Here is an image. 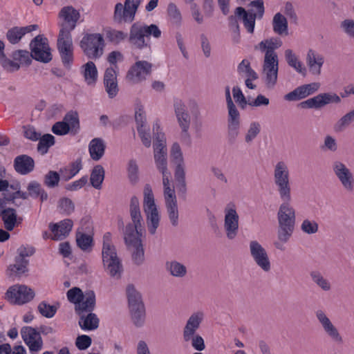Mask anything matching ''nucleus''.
Returning <instances> with one entry per match:
<instances>
[{"label":"nucleus","instance_id":"nucleus-41","mask_svg":"<svg viewBox=\"0 0 354 354\" xmlns=\"http://www.w3.org/2000/svg\"><path fill=\"white\" fill-rule=\"evenodd\" d=\"M28 260H22V259H15V263L10 265L8 268V274L10 277H20L21 274L27 272Z\"/></svg>","mask_w":354,"mask_h":354},{"label":"nucleus","instance_id":"nucleus-44","mask_svg":"<svg viewBox=\"0 0 354 354\" xmlns=\"http://www.w3.org/2000/svg\"><path fill=\"white\" fill-rule=\"evenodd\" d=\"M237 73L239 75L252 79H258L257 73L252 68L248 59H243L237 66Z\"/></svg>","mask_w":354,"mask_h":354},{"label":"nucleus","instance_id":"nucleus-51","mask_svg":"<svg viewBox=\"0 0 354 354\" xmlns=\"http://www.w3.org/2000/svg\"><path fill=\"white\" fill-rule=\"evenodd\" d=\"M39 140L37 150L41 154L46 153L48 148L53 146L55 143V138L51 134H45L42 137L40 136Z\"/></svg>","mask_w":354,"mask_h":354},{"label":"nucleus","instance_id":"nucleus-19","mask_svg":"<svg viewBox=\"0 0 354 354\" xmlns=\"http://www.w3.org/2000/svg\"><path fill=\"white\" fill-rule=\"evenodd\" d=\"M80 122L77 113H67L62 121L57 122L52 127V131L58 136H64L70 131L77 133Z\"/></svg>","mask_w":354,"mask_h":354},{"label":"nucleus","instance_id":"nucleus-49","mask_svg":"<svg viewBox=\"0 0 354 354\" xmlns=\"http://www.w3.org/2000/svg\"><path fill=\"white\" fill-rule=\"evenodd\" d=\"M241 122H227V139L232 144L234 143L240 135Z\"/></svg>","mask_w":354,"mask_h":354},{"label":"nucleus","instance_id":"nucleus-2","mask_svg":"<svg viewBox=\"0 0 354 354\" xmlns=\"http://www.w3.org/2000/svg\"><path fill=\"white\" fill-rule=\"evenodd\" d=\"M283 202L279 205L277 219L278 228L277 232V239L273 242L275 249L281 252L286 250V244L290 241L294 232L297 210L291 204L292 200H281Z\"/></svg>","mask_w":354,"mask_h":354},{"label":"nucleus","instance_id":"nucleus-26","mask_svg":"<svg viewBox=\"0 0 354 354\" xmlns=\"http://www.w3.org/2000/svg\"><path fill=\"white\" fill-rule=\"evenodd\" d=\"M205 318V314L201 310L192 313L187 318L183 329V338L196 334Z\"/></svg>","mask_w":354,"mask_h":354},{"label":"nucleus","instance_id":"nucleus-4","mask_svg":"<svg viewBox=\"0 0 354 354\" xmlns=\"http://www.w3.org/2000/svg\"><path fill=\"white\" fill-rule=\"evenodd\" d=\"M174 111L178 124L181 129L182 136L185 138H189V130L191 118L189 111L193 116L198 118L201 115L198 104L194 100H189L185 102L180 99H175Z\"/></svg>","mask_w":354,"mask_h":354},{"label":"nucleus","instance_id":"nucleus-56","mask_svg":"<svg viewBox=\"0 0 354 354\" xmlns=\"http://www.w3.org/2000/svg\"><path fill=\"white\" fill-rule=\"evenodd\" d=\"M105 32L107 39L115 44L124 41L127 37V35L123 31L115 29H107L105 30Z\"/></svg>","mask_w":354,"mask_h":354},{"label":"nucleus","instance_id":"nucleus-58","mask_svg":"<svg viewBox=\"0 0 354 354\" xmlns=\"http://www.w3.org/2000/svg\"><path fill=\"white\" fill-rule=\"evenodd\" d=\"M339 28L350 39H354V19L347 18L340 22Z\"/></svg>","mask_w":354,"mask_h":354},{"label":"nucleus","instance_id":"nucleus-43","mask_svg":"<svg viewBox=\"0 0 354 354\" xmlns=\"http://www.w3.org/2000/svg\"><path fill=\"white\" fill-rule=\"evenodd\" d=\"M354 122V109L342 116L334 125V130L337 132L344 131Z\"/></svg>","mask_w":354,"mask_h":354},{"label":"nucleus","instance_id":"nucleus-14","mask_svg":"<svg viewBox=\"0 0 354 354\" xmlns=\"http://www.w3.org/2000/svg\"><path fill=\"white\" fill-rule=\"evenodd\" d=\"M333 172L341 184L344 190L347 193L354 192V174L345 163L335 160L332 165Z\"/></svg>","mask_w":354,"mask_h":354},{"label":"nucleus","instance_id":"nucleus-32","mask_svg":"<svg viewBox=\"0 0 354 354\" xmlns=\"http://www.w3.org/2000/svg\"><path fill=\"white\" fill-rule=\"evenodd\" d=\"M166 271L175 278H184L187 274V268L176 260L168 261L165 263Z\"/></svg>","mask_w":354,"mask_h":354},{"label":"nucleus","instance_id":"nucleus-23","mask_svg":"<svg viewBox=\"0 0 354 354\" xmlns=\"http://www.w3.org/2000/svg\"><path fill=\"white\" fill-rule=\"evenodd\" d=\"M171 161L176 165L175 177L176 180L185 185V161L180 145L174 143L171 149Z\"/></svg>","mask_w":354,"mask_h":354},{"label":"nucleus","instance_id":"nucleus-40","mask_svg":"<svg viewBox=\"0 0 354 354\" xmlns=\"http://www.w3.org/2000/svg\"><path fill=\"white\" fill-rule=\"evenodd\" d=\"M131 319L135 326L140 328L145 323V306L130 308Z\"/></svg>","mask_w":354,"mask_h":354},{"label":"nucleus","instance_id":"nucleus-50","mask_svg":"<svg viewBox=\"0 0 354 354\" xmlns=\"http://www.w3.org/2000/svg\"><path fill=\"white\" fill-rule=\"evenodd\" d=\"M76 242L81 250L89 251L91 249L93 238L89 234L78 232L76 234Z\"/></svg>","mask_w":354,"mask_h":354},{"label":"nucleus","instance_id":"nucleus-27","mask_svg":"<svg viewBox=\"0 0 354 354\" xmlns=\"http://www.w3.org/2000/svg\"><path fill=\"white\" fill-rule=\"evenodd\" d=\"M73 225L72 220L68 218L57 223H50L49 229L52 232L51 239L56 241L64 239L71 231Z\"/></svg>","mask_w":354,"mask_h":354},{"label":"nucleus","instance_id":"nucleus-8","mask_svg":"<svg viewBox=\"0 0 354 354\" xmlns=\"http://www.w3.org/2000/svg\"><path fill=\"white\" fill-rule=\"evenodd\" d=\"M141 231L142 227H136L133 224H128L124 232L125 244L132 252L133 260L136 264H141L144 261Z\"/></svg>","mask_w":354,"mask_h":354},{"label":"nucleus","instance_id":"nucleus-61","mask_svg":"<svg viewBox=\"0 0 354 354\" xmlns=\"http://www.w3.org/2000/svg\"><path fill=\"white\" fill-rule=\"evenodd\" d=\"M0 64L8 71H16L20 68L19 64L15 59H10L6 57L3 53H0Z\"/></svg>","mask_w":354,"mask_h":354},{"label":"nucleus","instance_id":"nucleus-55","mask_svg":"<svg viewBox=\"0 0 354 354\" xmlns=\"http://www.w3.org/2000/svg\"><path fill=\"white\" fill-rule=\"evenodd\" d=\"M301 230L306 234H316L319 230V225L315 220L305 218L300 225Z\"/></svg>","mask_w":354,"mask_h":354},{"label":"nucleus","instance_id":"nucleus-20","mask_svg":"<svg viewBox=\"0 0 354 354\" xmlns=\"http://www.w3.org/2000/svg\"><path fill=\"white\" fill-rule=\"evenodd\" d=\"M306 64L309 73L314 77H319L325 63L324 55L316 50L310 48L306 54Z\"/></svg>","mask_w":354,"mask_h":354},{"label":"nucleus","instance_id":"nucleus-28","mask_svg":"<svg viewBox=\"0 0 354 354\" xmlns=\"http://www.w3.org/2000/svg\"><path fill=\"white\" fill-rule=\"evenodd\" d=\"M84 83L90 87H94L98 80V71L95 64L89 61L83 64L80 69Z\"/></svg>","mask_w":354,"mask_h":354},{"label":"nucleus","instance_id":"nucleus-5","mask_svg":"<svg viewBox=\"0 0 354 354\" xmlns=\"http://www.w3.org/2000/svg\"><path fill=\"white\" fill-rule=\"evenodd\" d=\"M159 171L162 174L163 196L167 212L171 224L173 226H177L178 224L179 212L171 175L168 169Z\"/></svg>","mask_w":354,"mask_h":354},{"label":"nucleus","instance_id":"nucleus-6","mask_svg":"<svg viewBox=\"0 0 354 354\" xmlns=\"http://www.w3.org/2000/svg\"><path fill=\"white\" fill-rule=\"evenodd\" d=\"M273 182L281 200H292L290 172L288 164L280 160L273 167Z\"/></svg>","mask_w":354,"mask_h":354},{"label":"nucleus","instance_id":"nucleus-45","mask_svg":"<svg viewBox=\"0 0 354 354\" xmlns=\"http://www.w3.org/2000/svg\"><path fill=\"white\" fill-rule=\"evenodd\" d=\"M299 105L302 109H319L326 106L322 93L301 102Z\"/></svg>","mask_w":354,"mask_h":354},{"label":"nucleus","instance_id":"nucleus-53","mask_svg":"<svg viewBox=\"0 0 354 354\" xmlns=\"http://www.w3.org/2000/svg\"><path fill=\"white\" fill-rule=\"evenodd\" d=\"M128 179L132 185L136 184L139 180L138 165L136 160H131L127 165Z\"/></svg>","mask_w":354,"mask_h":354},{"label":"nucleus","instance_id":"nucleus-24","mask_svg":"<svg viewBox=\"0 0 354 354\" xmlns=\"http://www.w3.org/2000/svg\"><path fill=\"white\" fill-rule=\"evenodd\" d=\"M320 86L319 82H312L301 85L285 95L284 99L290 102L300 100L316 93L320 88Z\"/></svg>","mask_w":354,"mask_h":354},{"label":"nucleus","instance_id":"nucleus-1","mask_svg":"<svg viewBox=\"0 0 354 354\" xmlns=\"http://www.w3.org/2000/svg\"><path fill=\"white\" fill-rule=\"evenodd\" d=\"M282 41L277 37L266 39L254 46V50L264 53L262 64V77L268 89L274 88L278 80L279 58L275 50L282 46Z\"/></svg>","mask_w":354,"mask_h":354},{"label":"nucleus","instance_id":"nucleus-54","mask_svg":"<svg viewBox=\"0 0 354 354\" xmlns=\"http://www.w3.org/2000/svg\"><path fill=\"white\" fill-rule=\"evenodd\" d=\"M325 335L336 344H342L344 342V337L338 327L335 325L324 332Z\"/></svg>","mask_w":354,"mask_h":354},{"label":"nucleus","instance_id":"nucleus-63","mask_svg":"<svg viewBox=\"0 0 354 354\" xmlns=\"http://www.w3.org/2000/svg\"><path fill=\"white\" fill-rule=\"evenodd\" d=\"M37 308L41 315L47 318L53 317L57 311L55 306L50 305L45 301L41 302Z\"/></svg>","mask_w":354,"mask_h":354},{"label":"nucleus","instance_id":"nucleus-18","mask_svg":"<svg viewBox=\"0 0 354 354\" xmlns=\"http://www.w3.org/2000/svg\"><path fill=\"white\" fill-rule=\"evenodd\" d=\"M139 4L140 0H133L131 5L118 3L114 10V21L120 24L132 22L134 20Z\"/></svg>","mask_w":354,"mask_h":354},{"label":"nucleus","instance_id":"nucleus-52","mask_svg":"<svg viewBox=\"0 0 354 354\" xmlns=\"http://www.w3.org/2000/svg\"><path fill=\"white\" fill-rule=\"evenodd\" d=\"M71 31L60 29L57 39V48H73Z\"/></svg>","mask_w":354,"mask_h":354},{"label":"nucleus","instance_id":"nucleus-9","mask_svg":"<svg viewBox=\"0 0 354 354\" xmlns=\"http://www.w3.org/2000/svg\"><path fill=\"white\" fill-rule=\"evenodd\" d=\"M66 297L71 303L75 304V310L78 315L91 312L95 307V295L93 291L84 294L80 288L73 287L67 291Z\"/></svg>","mask_w":354,"mask_h":354},{"label":"nucleus","instance_id":"nucleus-57","mask_svg":"<svg viewBox=\"0 0 354 354\" xmlns=\"http://www.w3.org/2000/svg\"><path fill=\"white\" fill-rule=\"evenodd\" d=\"M185 342H191L192 347L198 351H202L205 348V342L203 338L198 334L189 335L183 338Z\"/></svg>","mask_w":354,"mask_h":354},{"label":"nucleus","instance_id":"nucleus-48","mask_svg":"<svg viewBox=\"0 0 354 354\" xmlns=\"http://www.w3.org/2000/svg\"><path fill=\"white\" fill-rule=\"evenodd\" d=\"M315 317L323 332L335 325L327 313L323 310H317L315 312Z\"/></svg>","mask_w":354,"mask_h":354},{"label":"nucleus","instance_id":"nucleus-37","mask_svg":"<svg viewBox=\"0 0 354 354\" xmlns=\"http://www.w3.org/2000/svg\"><path fill=\"white\" fill-rule=\"evenodd\" d=\"M105 145L100 138L93 139L88 145V151L91 158L94 160H99L104 155Z\"/></svg>","mask_w":354,"mask_h":354},{"label":"nucleus","instance_id":"nucleus-59","mask_svg":"<svg viewBox=\"0 0 354 354\" xmlns=\"http://www.w3.org/2000/svg\"><path fill=\"white\" fill-rule=\"evenodd\" d=\"M59 212L66 215H69L75 210V205L68 198H62L58 202Z\"/></svg>","mask_w":354,"mask_h":354},{"label":"nucleus","instance_id":"nucleus-10","mask_svg":"<svg viewBox=\"0 0 354 354\" xmlns=\"http://www.w3.org/2000/svg\"><path fill=\"white\" fill-rule=\"evenodd\" d=\"M155 138L153 143V156L156 167L158 171L167 169V149L166 138L160 129L158 124L153 125Z\"/></svg>","mask_w":354,"mask_h":354},{"label":"nucleus","instance_id":"nucleus-29","mask_svg":"<svg viewBox=\"0 0 354 354\" xmlns=\"http://www.w3.org/2000/svg\"><path fill=\"white\" fill-rule=\"evenodd\" d=\"M284 57L289 66L292 68L297 73L303 77L307 74V69L299 56L290 48L286 49L284 51Z\"/></svg>","mask_w":354,"mask_h":354},{"label":"nucleus","instance_id":"nucleus-16","mask_svg":"<svg viewBox=\"0 0 354 354\" xmlns=\"http://www.w3.org/2000/svg\"><path fill=\"white\" fill-rule=\"evenodd\" d=\"M35 295L34 290L30 287L23 284H16L8 289L6 298L11 304L23 305L32 301Z\"/></svg>","mask_w":354,"mask_h":354},{"label":"nucleus","instance_id":"nucleus-46","mask_svg":"<svg viewBox=\"0 0 354 354\" xmlns=\"http://www.w3.org/2000/svg\"><path fill=\"white\" fill-rule=\"evenodd\" d=\"M260 131L261 124L259 122L253 121L250 122L244 136L245 143L251 144L260 133Z\"/></svg>","mask_w":354,"mask_h":354},{"label":"nucleus","instance_id":"nucleus-17","mask_svg":"<svg viewBox=\"0 0 354 354\" xmlns=\"http://www.w3.org/2000/svg\"><path fill=\"white\" fill-rule=\"evenodd\" d=\"M151 69V63L145 60L137 61L129 69L125 79L130 84H139L150 75Z\"/></svg>","mask_w":354,"mask_h":354},{"label":"nucleus","instance_id":"nucleus-64","mask_svg":"<svg viewBox=\"0 0 354 354\" xmlns=\"http://www.w3.org/2000/svg\"><path fill=\"white\" fill-rule=\"evenodd\" d=\"M135 119L137 125L147 123L144 106L138 100L135 104Z\"/></svg>","mask_w":354,"mask_h":354},{"label":"nucleus","instance_id":"nucleus-33","mask_svg":"<svg viewBox=\"0 0 354 354\" xmlns=\"http://www.w3.org/2000/svg\"><path fill=\"white\" fill-rule=\"evenodd\" d=\"M273 31L279 35H288V24L287 19L280 12L276 13L272 19Z\"/></svg>","mask_w":354,"mask_h":354},{"label":"nucleus","instance_id":"nucleus-22","mask_svg":"<svg viewBox=\"0 0 354 354\" xmlns=\"http://www.w3.org/2000/svg\"><path fill=\"white\" fill-rule=\"evenodd\" d=\"M58 17L62 21L60 24V29H66L71 32L76 26L80 13L72 6H67L60 10Z\"/></svg>","mask_w":354,"mask_h":354},{"label":"nucleus","instance_id":"nucleus-60","mask_svg":"<svg viewBox=\"0 0 354 354\" xmlns=\"http://www.w3.org/2000/svg\"><path fill=\"white\" fill-rule=\"evenodd\" d=\"M137 130L143 145L149 147L151 146V136L147 123L137 125Z\"/></svg>","mask_w":354,"mask_h":354},{"label":"nucleus","instance_id":"nucleus-31","mask_svg":"<svg viewBox=\"0 0 354 354\" xmlns=\"http://www.w3.org/2000/svg\"><path fill=\"white\" fill-rule=\"evenodd\" d=\"M37 28V25H30L26 27H14L8 30L7 39L12 44H17L27 32Z\"/></svg>","mask_w":354,"mask_h":354},{"label":"nucleus","instance_id":"nucleus-62","mask_svg":"<svg viewBox=\"0 0 354 354\" xmlns=\"http://www.w3.org/2000/svg\"><path fill=\"white\" fill-rule=\"evenodd\" d=\"M12 57L19 64V66L22 64L28 65L31 62L29 52L27 50H16L12 53Z\"/></svg>","mask_w":354,"mask_h":354},{"label":"nucleus","instance_id":"nucleus-34","mask_svg":"<svg viewBox=\"0 0 354 354\" xmlns=\"http://www.w3.org/2000/svg\"><path fill=\"white\" fill-rule=\"evenodd\" d=\"M126 295L129 308L144 306L141 294L134 285H127L126 288Z\"/></svg>","mask_w":354,"mask_h":354},{"label":"nucleus","instance_id":"nucleus-11","mask_svg":"<svg viewBox=\"0 0 354 354\" xmlns=\"http://www.w3.org/2000/svg\"><path fill=\"white\" fill-rule=\"evenodd\" d=\"M250 257L256 266L264 272H270L272 263L267 250L257 240H251L248 243Z\"/></svg>","mask_w":354,"mask_h":354},{"label":"nucleus","instance_id":"nucleus-7","mask_svg":"<svg viewBox=\"0 0 354 354\" xmlns=\"http://www.w3.org/2000/svg\"><path fill=\"white\" fill-rule=\"evenodd\" d=\"M143 210L146 216L147 230L151 234H155L160 225V215L149 185H146L143 191Z\"/></svg>","mask_w":354,"mask_h":354},{"label":"nucleus","instance_id":"nucleus-13","mask_svg":"<svg viewBox=\"0 0 354 354\" xmlns=\"http://www.w3.org/2000/svg\"><path fill=\"white\" fill-rule=\"evenodd\" d=\"M239 216L236 205L228 204L224 209L223 230L228 240H234L238 235Z\"/></svg>","mask_w":354,"mask_h":354},{"label":"nucleus","instance_id":"nucleus-15","mask_svg":"<svg viewBox=\"0 0 354 354\" xmlns=\"http://www.w3.org/2000/svg\"><path fill=\"white\" fill-rule=\"evenodd\" d=\"M30 48V56L35 60L43 63L52 60L51 49L46 37L37 35L31 41Z\"/></svg>","mask_w":354,"mask_h":354},{"label":"nucleus","instance_id":"nucleus-47","mask_svg":"<svg viewBox=\"0 0 354 354\" xmlns=\"http://www.w3.org/2000/svg\"><path fill=\"white\" fill-rule=\"evenodd\" d=\"M310 277L313 283H315L323 291L328 292L331 290L332 285L330 282L321 273L318 272H312L310 273Z\"/></svg>","mask_w":354,"mask_h":354},{"label":"nucleus","instance_id":"nucleus-3","mask_svg":"<svg viewBox=\"0 0 354 354\" xmlns=\"http://www.w3.org/2000/svg\"><path fill=\"white\" fill-rule=\"evenodd\" d=\"M102 260L106 273L115 279L121 277L123 271L122 261L113 243L112 235L109 232L105 233L102 238Z\"/></svg>","mask_w":354,"mask_h":354},{"label":"nucleus","instance_id":"nucleus-36","mask_svg":"<svg viewBox=\"0 0 354 354\" xmlns=\"http://www.w3.org/2000/svg\"><path fill=\"white\" fill-rule=\"evenodd\" d=\"M235 14L236 15L242 17L245 28L250 33H253L257 15L247 12L242 7L236 8Z\"/></svg>","mask_w":354,"mask_h":354},{"label":"nucleus","instance_id":"nucleus-35","mask_svg":"<svg viewBox=\"0 0 354 354\" xmlns=\"http://www.w3.org/2000/svg\"><path fill=\"white\" fill-rule=\"evenodd\" d=\"M2 220L5 228L8 231L12 230L21 221L17 218L16 211L12 208H7L2 212Z\"/></svg>","mask_w":354,"mask_h":354},{"label":"nucleus","instance_id":"nucleus-38","mask_svg":"<svg viewBox=\"0 0 354 354\" xmlns=\"http://www.w3.org/2000/svg\"><path fill=\"white\" fill-rule=\"evenodd\" d=\"M79 315L80 316L79 325L82 329L93 330L98 327L99 319L94 313H88L86 316H84L83 314Z\"/></svg>","mask_w":354,"mask_h":354},{"label":"nucleus","instance_id":"nucleus-21","mask_svg":"<svg viewBox=\"0 0 354 354\" xmlns=\"http://www.w3.org/2000/svg\"><path fill=\"white\" fill-rule=\"evenodd\" d=\"M21 335L31 353H37L43 347V340L40 333L31 326H24Z\"/></svg>","mask_w":354,"mask_h":354},{"label":"nucleus","instance_id":"nucleus-42","mask_svg":"<svg viewBox=\"0 0 354 354\" xmlns=\"http://www.w3.org/2000/svg\"><path fill=\"white\" fill-rule=\"evenodd\" d=\"M27 189L28 195L31 197L39 198L41 201H46L48 198L47 193L41 187V185L36 181L30 182L27 187Z\"/></svg>","mask_w":354,"mask_h":354},{"label":"nucleus","instance_id":"nucleus-12","mask_svg":"<svg viewBox=\"0 0 354 354\" xmlns=\"http://www.w3.org/2000/svg\"><path fill=\"white\" fill-rule=\"evenodd\" d=\"M80 47L87 57H100L103 53V36L100 33L86 34L80 41Z\"/></svg>","mask_w":354,"mask_h":354},{"label":"nucleus","instance_id":"nucleus-25","mask_svg":"<svg viewBox=\"0 0 354 354\" xmlns=\"http://www.w3.org/2000/svg\"><path fill=\"white\" fill-rule=\"evenodd\" d=\"M144 31L142 24L135 23L131 26L129 41L133 48L142 49L148 46V41Z\"/></svg>","mask_w":354,"mask_h":354},{"label":"nucleus","instance_id":"nucleus-39","mask_svg":"<svg viewBox=\"0 0 354 354\" xmlns=\"http://www.w3.org/2000/svg\"><path fill=\"white\" fill-rule=\"evenodd\" d=\"M104 175V169L101 165H98L93 167L90 176V183L95 189H101Z\"/></svg>","mask_w":354,"mask_h":354},{"label":"nucleus","instance_id":"nucleus-30","mask_svg":"<svg viewBox=\"0 0 354 354\" xmlns=\"http://www.w3.org/2000/svg\"><path fill=\"white\" fill-rule=\"evenodd\" d=\"M14 166L19 174L26 175L33 170L35 162L31 157L27 155H21L15 158Z\"/></svg>","mask_w":354,"mask_h":354}]
</instances>
